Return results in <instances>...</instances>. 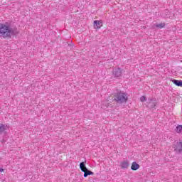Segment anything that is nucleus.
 <instances>
[{"label":"nucleus","mask_w":182,"mask_h":182,"mask_svg":"<svg viewBox=\"0 0 182 182\" xmlns=\"http://www.w3.org/2000/svg\"><path fill=\"white\" fill-rule=\"evenodd\" d=\"M14 33L15 31L11 28V24L9 23L0 25V36H3V38H11Z\"/></svg>","instance_id":"f257e3e1"},{"label":"nucleus","mask_w":182,"mask_h":182,"mask_svg":"<svg viewBox=\"0 0 182 182\" xmlns=\"http://www.w3.org/2000/svg\"><path fill=\"white\" fill-rule=\"evenodd\" d=\"M129 100V97H127V93L124 92H117L114 97L112 98V102H116V103L122 104L126 103Z\"/></svg>","instance_id":"f03ea898"},{"label":"nucleus","mask_w":182,"mask_h":182,"mask_svg":"<svg viewBox=\"0 0 182 182\" xmlns=\"http://www.w3.org/2000/svg\"><path fill=\"white\" fill-rule=\"evenodd\" d=\"M176 154H182V141H178L173 145Z\"/></svg>","instance_id":"7ed1b4c3"},{"label":"nucleus","mask_w":182,"mask_h":182,"mask_svg":"<svg viewBox=\"0 0 182 182\" xmlns=\"http://www.w3.org/2000/svg\"><path fill=\"white\" fill-rule=\"evenodd\" d=\"M156 105H157V102L156 101V99H154V98L148 99L147 107H149V109H154V107H156Z\"/></svg>","instance_id":"20e7f679"},{"label":"nucleus","mask_w":182,"mask_h":182,"mask_svg":"<svg viewBox=\"0 0 182 182\" xmlns=\"http://www.w3.org/2000/svg\"><path fill=\"white\" fill-rule=\"evenodd\" d=\"M112 73L114 76H116V77H120V76H122V69L115 68L113 70Z\"/></svg>","instance_id":"39448f33"},{"label":"nucleus","mask_w":182,"mask_h":182,"mask_svg":"<svg viewBox=\"0 0 182 182\" xmlns=\"http://www.w3.org/2000/svg\"><path fill=\"white\" fill-rule=\"evenodd\" d=\"M139 168H140V165H139L136 162H133L131 166V169L134 171H136V170H139Z\"/></svg>","instance_id":"423d86ee"},{"label":"nucleus","mask_w":182,"mask_h":182,"mask_svg":"<svg viewBox=\"0 0 182 182\" xmlns=\"http://www.w3.org/2000/svg\"><path fill=\"white\" fill-rule=\"evenodd\" d=\"M102 22L100 21H94V27L95 29H100V27L102 26Z\"/></svg>","instance_id":"0eeeda50"},{"label":"nucleus","mask_w":182,"mask_h":182,"mask_svg":"<svg viewBox=\"0 0 182 182\" xmlns=\"http://www.w3.org/2000/svg\"><path fill=\"white\" fill-rule=\"evenodd\" d=\"M6 124H0V136L3 134L5 133V131L6 130Z\"/></svg>","instance_id":"6e6552de"},{"label":"nucleus","mask_w":182,"mask_h":182,"mask_svg":"<svg viewBox=\"0 0 182 182\" xmlns=\"http://www.w3.org/2000/svg\"><path fill=\"white\" fill-rule=\"evenodd\" d=\"M171 82L173 83V85H176V86H178L179 87H182V80H172Z\"/></svg>","instance_id":"1a4fd4ad"},{"label":"nucleus","mask_w":182,"mask_h":182,"mask_svg":"<svg viewBox=\"0 0 182 182\" xmlns=\"http://www.w3.org/2000/svg\"><path fill=\"white\" fill-rule=\"evenodd\" d=\"M80 168L82 173H85L87 170V168L86 167V165H85V162H81L80 164Z\"/></svg>","instance_id":"9d476101"},{"label":"nucleus","mask_w":182,"mask_h":182,"mask_svg":"<svg viewBox=\"0 0 182 182\" xmlns=\"http://www.w3.org/2000/svg\"><path fill=\"white\" fill-rule=\"evenodd\" d=\"M94 173L92 171L87 169V171H84V177L86 178L87 176H93Z\"/></svg>","instance_id":"9b49d317"},{"label":"nucleus","mask_w":182,"mask_h":182,"mask_svg":"<svg viewBox=\"0 0 182 182\" xmlns=\"http://www.w3.org/2000/svg\"><path fill=\"white\" fill-rule=\"evenodd\" d=\"M122 168H127L129 167V161H124L121 163Z\"/></svg>","instance_id":"f8f14e48"},{"label":"nucleus","mask_w":182,"mask_h":182,"mask_svg":"<svg viewBox=\"0 0 182 182\" xmlns=\"http://www.w3.org/2000/svg\"><path fill=\"white\" fill-rule=\"evenodd\" d=\"M176 133H182V125H178L176 128Z\"/></svg>","instance_id":"ddd939ff"},{"label":"nucleus","mask_w":182,"mask_h":182,"mask_svg":"<svg viewBox=\"0 0 182 182\" xmlns=\"http://www.w3.org/2000/svg\"><path fill=\"white\" fill-rule=\"evenodd\" d=\"M156 28H160V29H161V28H164V26H166V23H163L156 24Z\"/></svg>","instance_id":"4468645a"},{"label":"nucleus","mask_w":182,"mask_h":182,"mask_svg":"<svg viewBox=\"0 0 182 182\" xmlns=\"http://www.w3.org/2000/svg\"><path fill=\"white\" fill-rule=\"evenodd\" d=\"M140 100L143 102H146V97L142 96L140 97Z\"/></svg>","instance_id":"2eb2a0df"},{"label":"nucleus","mask_w":182,"mask_h":182,"mask_svg":"<svg viewBox=\"0 0 182 182\" xmlns=\"http://www.w3.org/2000/svg\"><path fill=\"white\" fill-rule=\"evenodd\" d=\"M0 173H4V168H0Z\"/></svg>","instance_id":"dca6fc26"},{"label":"nucleus","mask_w":182,"mask_h":182,"mask_svg":"<svg viewBox=\"0 0 182 182\" xmlns=\"http://www.w3.org/2000/svg\"><path fill=\"white\" fill-rule=\"evenodd\" d=\"M110 100V98H108V101H109Z\"/></svg>","instance_id":"f3484780"}]
</instances>
